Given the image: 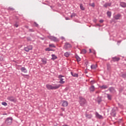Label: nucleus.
<instances>
[{
  "label": "nucleus",
  "instance_id": "f257e3e1",
  "mask_svg": "<svg viewBox=\"0 0 126 126\" xmlns=\"http://www.w3.org/2000/svg\"><path fill=\"white\" fill-rule=\"evenodd\" d=\"M61 86V85H55L54 86L49 84L46 85V87L48 90H56V89H59Z\"/></svg>",
  "mask_w": 126,
  "mask_h": 126
},
{
  "label": "nucleus",
  "instance_id": "f03ea898",
  "mask_svg": "<svg viewBox=\"0 0 126 126\" xmlns=\"http://www.w3.org/2000/svg\"><path fill=\"white\" fill-rule=\"evenodd\" d=\"M79 103L81 106H84L86 104V99L83 97L82 96L79 97Z\"/></svg>",
  "mask_w": 126,
  "mask_h": 126
},
{
  "label": "nucleus",
  "instance_id": "7ed1b4c3",
  "mask_svg": "<svg viewBox=\"0 0 126 126\" xmlns=\"http://www.w3.org/2000/svg\"><path fill=\"white\" fill-rule=\"evenodd\" d=\"M12 121H13V119L12 117H8L5 121V124L7 125V126H10L11 124H12Z\"/></svg>",
  "mask_w": 126,
  "mask_h": 126
},
{
  "label": "nucleus",
  "instance_id": "20e7f679",
  "mask_svg": "<svg viewBox=\"0 0 126 126\" xmlns=\"http://www.w3.org/2000/svg\"><path fill=\"white\" fill-rule=\"evenodd\" d=\"M7 100H9V101H10V102H13V103H16L17 101L16 98L13 96H8Z\"/></svg>",
  "mask_w": 126,
  "mask_h": 126
},
{
  "label": "nucleus",
  "instance_id": "39448f33",
  "mask_svg": "<svg viewBox=\"0 0 126 126\" xmlns=\"http://www.w3.org/2000/svg\"><path fill=\"white\" fill-rule=\"evenodd\" d=\"M59 83H60V84H64V83L65 82V81H64V79L63 78V77H64V76L62 75H59Z\"/></svg>",
  "mask_w": 126,
  "mask_h": 126
},
{
  "label": "nucleus",
  "instance_id": "423d86ee",
  "mask_svg": "<svg viewBox=\"0 0 126 126\" xmlns=\"http://www.w3.org/2000/svg\"><path fill=\"white\" fill-rule=\"evenodd\" d=\"M33 49V46L32 45H29L27 47L24 48V50L25 52H29V51H31Z\"/></svg>",
  "mask_w": 126,
  "mask_h": 126
},
{
  "label": "nucleus",
  "instance_id": "0eeeda50",
  "mask_svg": "<svg viewBox=\"0 0 126 126\" xmlns=\"http://www.w3.org/2000/svg\"><path fill=\"white\" fill-rule=\"evenodd\" d=\"M64 49L65 50H67V49H69V48H71V44L69 43L66 42L64 45Z\"/></svg>",
  "mask_w": 126,
  "mask_h": 126
},
{
  "label": "nucleus",
  "instance_id": "6e6552de",
  "mask_svg": "<svg viewBox=\"0 0 126 126\" xmlns=\"http://www.w3.org/2000/svg\"><path fill=\"white\" fill-rule=\"evenodd\" d=\"M49 38L51 40V41H53L54 42H58L59 39L57 38V37L53 36H50Z\"/></svg>",
  "mask_w": 126,
  "mask_h": 126
},
{
  "label": "nucleus",
  "instance_id": "1a4fd4ad",
  "mask_svg": "<svg viewBox=\"0 0 126 126\" xmlns=\"http://www.w3.org/2000/svg\"><path fill=\"white\" fill-rule=\"evenodd\" d=\"M112 60H111V62L112 63V62H119V61H120V60H121V58H119V57H112Z\"/></svg>",
  "mask_w": 126,
  "mask_h": 126
},
{
  "label": "nucleus",
  "instance_id": "9d476101",
  "mask_svg": "<svg viewBox=\"0 0 126 126\" xmlns=\"http://www.w3.org/2000/svg\"><path fill=\"white\" fill-rule=\"evenodd\" d=\"M122 17V15L121 14H117V15L114 16V18L116 20H119Z\"/></svg>",
  "mask_w": 126,
  "mask_h": 126
},
{
  "label": "nucleus",
  "instance_id": "9b49d317",
  "mask_svg": "<svg viewBox=\"0 0 126 126\" xmlns=\"http://www.w3.org/2000/svg\"><path fill=\"white\" fill-rule=\"evenodd\" d=\"M62 102H63L62 106L63 107H67V105H68V103L67 102V101L63 100Z\"/></svg>",
  "mask_w": 126,
  "mask_h": 126
},
{
  "label": "nucleus",
  "instance_id": "f8f14e48",
  "mask_svg": "<svg viewBox=\"0 0 126 126\" xmlns=\"http://www.w3.org/2000/svg\"><path fill=\"white\" fill-rule=\"evenodd\" d=\"M85 117H86V118L87 119H92V117H93V116L92 115V114H87V113H86V114H85Z\"/></svg>",
  "mask_w": 126,
  "mask_h": 126
},
{
  "label": "nucleus",
  "instance_id": "ddd939ff",
  "mask_svg": "<svg viewBox=\"0 0 126 126\" xmlns=\"http://www.w3.org/2000/svg\"><path fill=\"white\" fill-rule=\"evenodd\" d=\"M120 5L121 6V7H126V3L125 2H120Z\"/></svg>",
  "mask_w": 126,
  "mask_h": 126
},
{
  "label": "nucleus",
  "instance_id": "4468645a",
  "mask_svg": "<svg viewBox=\"0 0 126 126\" xmlns=\"http://www.w3.org/2000/svg\"><path fill=\"white\" fill-rule=\"evenodd\" d=\"M21 71L22 72H24V73H27V69H26L25 67H22L21 68Z\"/></svg>",
  "mask_w": 126,
  "mask_h": 126
},
{
  "label": "nucleus",
  "instance_id": "2eb2a0df",
  "mask_svg": "<svg viewBox=\"0 0 126 126\" xmlns=\"http://www.w3.org/2000/svg\"><path fill=\"white\" fill-rule=\"evenodd\" d=\"M97 102L98 105H100V103L102 102V98L100 96H98L97 98Z\"/></svg>",
  "mask_w": 126,
  "mask_h": 126
},
{
  "label": "nucleus",
  "instance_id": "dca6fc26",
  "mask_svg": "<svg viewBox=\"0 0 126 126\" xmlns=\"http://www.w3.org/2000/svg\"><path fill=\"white\" fill-rule=\"evenodd\" d=\"M90 91L91 92H94V91H95V87L94 86H91V87H90Z\"/></svg>",
  "mask_w": 126,
  "mask_h": 126
},
{
  "label": "nucleus",
  "instance_id": "f3484780",
  "mask_svg": "<svg viewBox=\"0 0 126 126\" xmlns=\"http://www.w3.org/2000/svg\"><path fill=\"white\" fill-rule=\"evenodd\" d=\"M95 117L96 118H98V119H102V115H100L98 112H95Z\"/></svg>",
  "mask_w": 126,
  "mask_h": 126
},
{
  "label": "nucleus",
  "instance_id": "a211bd4d",
  "mask_svg": "<svg viewBox=\"0 0 126 126\" xmlns=\"http://www.w3.org/2000/svg\"><path fill=\"white\" fill-rule=\"evenodd\" d=\"M70 73L72 76H73V77H78V74L73 73L72 72H71Z\"/></svg>",
  "mask_w": 126,
  "mask_h": 126
},
{
  "label": "nucleus",
  "instance_id": "6ab92c4d",
  "mask_svg": "<svg viewBox=\"0 0 126 126\" xmlns=\"http://www.w3.org/2000/svg\"><path fill=\"white\" fill-rule=\"evenodd\" d=\"M112 5V3H105L103 6L104 7H108V6H111Z\"/></svg>",
  "mask_w": 126,
  "mask_h": 126
},
{
  "label": "nucleus",
  "instance_id": "aec40b11",
  "mask_svg": "<svg viewBox=\"0 0 126 126\" xmlns=\"http://www.w3.org/2000/svg\"><path fill=\"white\" fill-rule=\"evenodd\" d=\"M51 56H52L51 60H52L53 61H55V60H56V59L58 58V57L56 56V55L55 54H52Z\"/></svg>",
  "mask_w": 126,
  "mask_h": 126
},
{
  "label": "nucleus",
  "instance_id": "412c9836",
  "mask_svg": "<svg viewBox=\"0 0 126 126\" xmlns=\"http://www.w3.org/2000/svg\"><path fill=\"white\" fill-rule=\"evenodd\" d=\"M41 62L43 63V64H47V59H41Z\"/></svg>",
  "mask_w": 126,
  "mask_h": 126
},
{
  "label": "nucleus",
  "instance_id": "4be33fe9",
  "mask_svg": "<svg viewBox=\"0 0 126 126\" xmlns=\"http://www.w3.org/2000/svg\"><path fill=\"white\" fill-rule=\"evenodd\" d=\"M75 58L76 59L77 62H80V61H81V59L80 58L79 56L77 55V54L75 55Z\"/></svg>",
  "mask_w": 126,
  "mask_h": 126
},
{
  "label": "nucleus",
  "instance_id": "5701e85b",
  "mask_svg": "<svg viewBox=\"0 0 126 126\" xmlns=\"http://www.w3.org/2000/svg\"><path fill=\"white\" fill-rule=\"evenodd\" d=\"M107 97L108 100H112V95L107 94Z\"/></svg>",
  "mask_w": 126,
  "mask_h": 126
},
{
  "label": "nucleus",
  "instance_id": "b1692460",
  "mask_svg": "<svg viewBox=\"0 0 126 126\" xmlns=\"http://www.w3.org/2000/svg\"><path fill=\"white\" fill-rule=\"evenodd\" d=\"M91 68L92 69H95L97 68V64L92 65L91 66Z\"/></svg>",
  "mask_w": 126,
  "mask_h": 126
},
{
  "label": "nucleus",
  "instance_id": "393cba45",
  "mask_svg": "<svg viewBox=\"0 0 126 126\" xmlns=\"http://www.w3.org/2000/svg\"><path fill=\"white\" fill-rule=\"evenodd\" d=\"M80 8L81 10H85V8H84L82 4H80Z\"/></svg>",
  "mask_w": 126,
  "mask_h": 126
},
{
  "label": "nucleus",
  "instance_id": "a878e982",
  "mask_svg": "<svg viewBox=\"0 0 126 126\" xmlns=\"http://www.w3.org/2000/svg\"><path fill=\"white\" fill-rule=\"evenodd\" d=\"M110 92H114L115 91V88L114 87H110L109 89Z\"/></svg>",
  "mask_w": 126,
  "mask_h": 126
},
{
  "label": "nucleus",
  "instance_id": "bb28decb",
  "mask_svg": "<svg viewBox=\"0 0 126 126\" xmlns=\"http://www.w3.org/2000/svg\"><path fill=\"white\" fill-rule=\"evenodd\" d=\"M101 89H107L108 88V86L107 85H102L100 87Z\"/></svg>",
  "mask_w": 126,
  "mask_h": 126
},
{
  "label": "nucleus",
  "instance_id": "cd10ccee",
  "mask_svg": "<svg viewBox=\"0 0 126 126\" xmlns=\"http://www.w3.org/2000/svg\"><path fill=\"white\" fill-rule=\"evenodd\" d=\"M64 57H66V58H68L69 57V53L68 52H66L64 54Z\"/></svg>",
  "mask_w": 126,
  "mask_h": 126
},
{
  "label": "nucleus",
  "instance_id": "c85d7f7f",
  "mask_svg": "<svg viewBox=\"0 0 126 126\" xmlns=\"http://www.w3.org/2000/svg\"><path fill=\"white\" fill-rule=\"evenodd\" d=\"M107 70H110V69H111V64H110V63L107 64Z\"/></svg>",
  "mask_w": 126,
  "mask_h": 126
},
{
  "label": "nucleus",
  "instance_id": "c756f323",
  "mask_svg": "<svg viewBox=\"0 0 126 126\" xmlns=\"http://www.w3.org/2000/svg\"><path fill=\"white\" fill-rule=\"evenodd\" d=\"M107 16H108V17H111V16L112 15V13L110 11H107Z\"/></svg>",
  "mask_w": 126,
  "mask_h": 126
},
{
  "label": "nucleus",
  "instance_id": "7c9ffc66",
  "mask_svg": "<svg viewBox=\"0 0 126 126\" xmlns=\"http://www.w3.org/2000/svg\"><path fill=\"white\" fill-rule=\"evenodd\" d=\"M87 53V51H86V49H83L81 51V54H86Z\"/></svg>",
  "mask_w": 126,
  "mask_h": 126
},
{
  "label": "nucleus",
  "instance_id": "2f4dec72",
  "mask_svg": "<svg viewBox=\"0 0 126 126\" xmlns=\"http://www.w3.org/2000/svg\"><path fill=\"white\" fill-rule=\"evenodd\" d=\"M8 10H10V11H13L15 10V9L14 8H12L11 7H9L8 8Z\"/></svg>",
  "mask_w": 126,
  "mask_h": 126
},
{
  "label": "nucleus",
  "instance_id": "473e14b6",
  "mask_svg": "<svg viewBox=\"0 0 126 126\" xmlns=\"http://www.w3.org/2000/svg\"><path fill=\"white\" fill-rule=\"evenodd\" d=\"M49 48H56V46L54 44H49Z\"/></svg>",
  "mask_w": 126,
  "mask_h": 126
},
{
  "label": "nucleus",
  "instance_id": "72a5a7b5",
  "mask_svg": "<svg viewBox=\"0 0 126 126\" xmlns=\"http://www.w3.org/2000/svg\"><path fill=\"white\" fill-rule=\"evenodd\" d=\"M45 51H46V52H50V51H54V50H53V49H50V48H46L45 49Z\"/></svg>",
  "mask_w": 126,
  "mask_h": 126
},
{
  "label": "nucleus",
  "instance_id": "f704fd0d",
  "mask_svg": "<svg viewBox=\"0 0 126 126\" xmlns=\"http://www.w3.org/2000/svg\"><path fill=\"white\" fill-rule=\"evenodd\" d=\"M75 16H76V13H72V14L70 15L71 18H72V17H75Z\"/></svg>",
  "mask_w": 126,
  "mask_h": 126
},
{
  "label": "nucleus",
  "instance_id": "c9c22d12",
  "mask_svg": "<svg viewBox=\"0 0 126 126\" xmlns=\"http://www.w3.org/2000/svg\"><path fill=\"white\" fill-rule=\"evenodd\" d=\"M121 77H122L123 78H126V73L122 74L121 75Z\"/></svg>",
  "mask_w": 126,
  "mask_h": 126
},
{
  "label": "nucleus",
  "instance_id": "e433bc0d",
  "mask_svg": "<svg viewBox=\"0 0 126 126\" xmlns=\"http://www.w3.org/2000/svg\"><path fill=\"white\" fill-rule=\"evenodd\" d=\"M29 32H35V30L33 29H29Z\"/></svg>",
  "mask_w": 126,
  "mask_h": 126
},
{
  "label": "nucleus",
  "instance_id": "4c0bfd02",
  "mask_svg": "<svg viewBox=\"0 0 126 126\" xmlns=\"http://www.w3.org/2000/svg\"><path fill=\"white\" fill-rule=\"evenodd\" d=\"M1 104L3 105V106H6L7 105V103L5 102H1Z\"/></svg>",
  "mask_w": 126,
  "mask_h": 126
},
{
  "label": "nucleus",
  "instance_id": "58836bf2",
  "mask_svg": "<svg viewBox=\"0 0 126 126\" xmlns=\"http://www.w3.org/2000/svg\"><path fill=\"white\" fill-rule=\"evenodd\" d=\"M27 40L28 41H32V39L30 38V37H27Z\"/></svg>",
  "mask_w": 126,
  "mask_h": 126
},
{
  "label": "nucleus",
  "instance_id": "ea45409f",
  "mask_svg": "<svg viewBox=\"0 0 126 126\" xmlns=\"http://www.w3.org/2000/svg\"><path fill=\"white\" fill-rule=\"evenodd\" d=\"M111 115H112V117H114V118H115V117H116V113H114V112H112L111 113Z\"/></svg>",
  "mask_w": 126,
  "mask_h": 126
},
{
  "label": "nucleus",
  "instance_id": "a19ab883",
  "mask_svg": "<svg viewBox=\"0 0 126 126\" xmlns=\"http://www.w3.org/2000/svg\"><path fill=\"white\" fill-rule=\"evenodd\" d=\"M34 24L35 25V27H39V25L35 22H34Z\"/></svg>",
  "mask_w": 126,
  "mask_h": 126
},
{
  "label": "nucleus",
  "instance_id": "79ce46f5",
  "mask_svg": "<svg viewBox=\"0 0 126 126\" xmlns=\"http://www.w3.org/2000/svg\"><path fill=\"white\" fill-rule=\"evenodd\" d=\"M91 6H92V7H95V3H92L91 5Z\"/></svg>",
  "mask_w": 126,
  "mask_h": 126
},
{
  "label": "nucleus",
  "instance_id": "37998d69",
  "mask_svg": "<svg viewBox=\"0 0 126 126\" xmlns=\"http://www.w3.org/2000/svg\"><path fill=\"white\" fill-rule=\"evenodd\" d=\"M92 53L94 55H96V51L94 50H92Z\"/></svg>",
  "mask_w": 126,
  "mask_h": 126
},
{
  "label": "nucleus",
  "instance_id": "c03bdc74",
  "mask_svg": "<svg viewBox=\"0 0 126 126\" xmlns=\"http://www.w3.org/2000/svg\"><path fill=\"white\" fill-rule=\"evenodd\" d=\"M2 61H3V58H2V57H0V62H2Z\"/></svg>",
  "mask_w": 126,
  "mask_h": 126
},
{
  "label": "nucleus",
  "instance_id": "a18cd8bd",
  "mask_svg": "<svg viewBox=\"0 0 126 126\" xmlns=\"http://www.w3.org/2000/svg\"><path fill=\"white\" fill-rule=\"evenodd\" d=\"M99 22H100V23H103L104 22V20H99Z\"/></svg>",
  "mask_w": 126,
  "mask_h": 126
},
{
  "label": "nucleus",
  "instance_id": "49530a36",
  "mask_svg": "<svg viewBox=\"0 0 126 126\" xmlns=\"http://www.w3.org/2000/svg\"><path fill=\"white\" fill-rule=\"evenodd\" d=\"M65 20H70V19H69V18H68V17H65Z\"/></svg>",
  "mask_w": 126,
  "mask_h": 126
},
{
  "label": "nucleus",
  "instance_id": "de8ad7c7",
  "mask_svg": "<svg viewBox=\"0 0 126 126\" xmlns=\"http://www.w3.org/2000/svg\"><path fill=\"white\" fill-rule=\"evenodd\" d=\"M14 26L16 27V28H17V27H18V25L17 24H16L14 25Z\"/></svg>",
  "mask_w": 126,
  "mask_h": 126
},
{
  "label": "nucleus",
  "instance_id": "09e8293b",
  "mask_svg": "<svg viewBox=\"0 0 126 126\" xmlns=\"http://www.w3.org/2000/svg\"><path fill=\"white\" fill-rule=\"evenodd\" d=\"M40 39L43 40H45V38L43 37H40Z\"/></svg>",
  "mask_w": 126,
  "mask_h": 126
},
{
  "label": "nucleus",
  "instance_id": "8fccbe9b",
  "mask_svg": "<svg viewBox=\"0 0 126 126\" xmlns=\"http://www.w3.org/2000/svg\"><path fill=\"white\" fill-rule=\"evenodd\" d=\"M89 53H92V51L91 50V49H89Z\"/></svg>",
  "mask_w": 126,
  "mask_h": 126
},
{
  "label": "nucleus",
  "instance_id": "3c124183",
  "mask_svg": "<svg viewBox=\"0 0 126 126\" xmlns=\"http://www.w3.org/2000/svg\"><path fill=\"white\" fill-rule=\"evenodd\" d=\"M61 39H62V40H63V39H64V37H63V36H62V37H61Z\"/></svg>",
  "mask_w": 126,
  "mask_h": 126
},
{
  "label": "nucleus",
  "instance_id": "603ef678",
  "mask_svg": "<svg viewBox=\"0 0 126 126\" xmlns=\"http://www.w3.org/2000/svg\"><path fill=\"white\" fill-rule=\"evenodd\" d=\"M61 110H63V111H64V108H61Z\"/></svg>",
  "mask_w": 126,
  "mask_h": 126
},
{
  "label": "nucleus",
  "instance_id": "864d4df0",
  "mask_svg": "<svg viewBox=\"0 0 126 126\" xmlns=\"http://www.w3.org/2000/svg\"><path fill=\"white\" fill-rule=\"evenodd\" d=\"M62 126H68V125H64Z\"/></svg>",
  "mask_w": 126,
  "mask_h": 126
},
{
  "label": "nucleus",
  "instance_id": "5fc2aeb1",
  "mask_svg": "<svg viewBox=\"0 0 126 126\" xmlns=\"http://www.w3.org/2000/svg\"><path fill=\"white\" fill-rule=\"evenodd\" d=\"M97 26H99V27H101V26L99 25V24H97Z\"/></svg>",
  "mask_w": 126,
  "mask_h": 126
},
{
  "label": "nucleus",
  "instance_id": "6e6d98bb",
  "mask_svg": "<svg viewBox=\"0 0 126 126\" xmlns=\"http://www.w3.org/2000/svg\"><path fill=\"white\" fill-rule=\"evenodd\" d=\"M121 41H118V43H121Z\"/></svg>",
  "mask_w": 126,
  "mask_h": 126
},
{
  "label": "nucleus",
  "instance_id": "4d7b16f0",
  "mask_svg": "<svg viewBox=\"0 0 126 126\" xmlns=\"http://www.w3.org/2000/svg\"><path fill=\"white\" fill-rule=\"evenodd\" d=\"M92 82H94V81H91V83H92Z\"/></svg>",
  "mask_w": 126,
  "mask_h": 126
},
{
  "label": "nucleus",
  "instance_id": "13d9d810",
  "mask_svg": "<svg viewBox=\"0 0 126 126\" xmlns=\"http://www.w3.org/2000/svg\"><path fill=\"white\" fill-rule=\"evenodd\" d=\"M26 76H28V75H25Z\"/></svg>",
  "mask_w": 126,
  "mask_h": 126
},
{
  "label": "nucleus",
  "instance_id": "bf43d9fd",
  "mask_svg": "<svg viewBox=\"0 0 126 126\" xmlns=\"http://www.w3.org/2000/svg\"><path fill=\"white\" fill-rule=\"evenodd\" d=\"M63 1V0H62Z\"/></svg>",
  "mask_w": 126,
  "mask_h": 126
}]
</instances>
